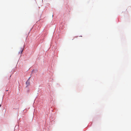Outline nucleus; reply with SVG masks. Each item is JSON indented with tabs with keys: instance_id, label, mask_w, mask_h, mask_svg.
Wrapping results in <instances>:
<instances>
[{
	"instance_id": "nucleus-3",
	"label": "nucleus",
	"mask_w": 131,
	"mask_h": 131,
	"mask_svg": "<svg viewBox=\"0 0 131 131\" xmlns=\"http://www.w3.org/2000/svg\"><path fill=\"white\" fill-rule=\"evenodd\" d=\"M1 105L0 104V107L1 106Z\"/></svg>"
},
{
	"instance_id": "nucleus-1",
	"label": "nucleus",
	"mask_w": 131,
	"mask_h": 131,
	"mask_svg": "<svg viewBox=\"0 0 131 131\" xmlns=\"http://www.w3.org/2000/svg\"><path fill=\"white\" fill-rule=\"evenodd\" d=\"M30 78V77L29 78L28 80L26 82V86H28L30 84V81L29 80Z\"/></svg>"
},
{
	"instance_id": "nucleus-2",
	"label": "nucleus",
	"mask_w": 131,
	"mask_h": 131,
	"mask_svg": "<svg viewBox=\"0 0 131 131\" xmlns=\"http://www.w3.org/2000/svg\"><path fill=\"white\" fill-rule=\"evenodd\" d=\"M23 50H21V52H20V53L21 54L22 53V52L23 51Z\"/></svg>"
}]
</instances>
